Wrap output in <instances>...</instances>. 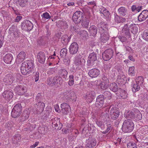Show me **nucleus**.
Returning <instances> with one entry per match:
<instances>
[{
    "label": "nucleus",
    "mask_w": 148,
    "mask_h": 148,
    "mask_svg": "<svg viewBox=\"0 0 148 148\" xmlns=\"http://www.w3.org/2000/svg\"><path fill=\"white\" fill-rule=\"evenodd\" d=\"M100 41L103 43L106 42L109 39V36L107 32L101 33Z\"/></svg>",
    "instance_id": "a878e982"
},
{
    "label": "nucleus",
    "mask_w": 148,
    "mask_h": 148,
    "mask_svg": "<svg viewBox=\"0 0 148 148\" xmlns=\"http://www.w3.org/2000/svg\"><path fill=\"white\" fill-rule=\"evenodd\" d=\"M121 17L120 16H119L116 14L115 15L114 17V20L116 22H117V23H120V18Z\"/></svg>",
    "instance_id": "69168bd1"
},
{
    "label": "nucleus",
    "mask_w": 148,
    "mask_h": 148,
    "mask_svg": "<svg viewBox=\"0 0 148 148\" xmlns=\"http://www.w3.org/2000/svg\"><path fill=\"white\" fill-rule=\"evenodd\" d=\"M79 34L81 36L83 37L88 36V32L85 30H81L80 31Z\"/></svg>",
    "instance_id": "864d4df0"
},
{
    "label": "nucleus",
    "mask_w": 148,
    "mask_h": 148,
    "mask_svg": "<svg viewBox=\"0 0 148 148\" xmlns=\"http://www.w3.org/2000/svg\"><path fill=\"white\" fill-rule=\"evenodd\" d=\"M113 51L111 49H108L102 53L103 59L106 61L109 60L113 55Z\"/></svg>",
    "instance_id": "39448f33"
},
{
    "label": "nucleus",
    "mask_w": 148,
    "mask_h": 148,
    "mask_svg": "<svg viewBox=\"0 0 148 148\" xmlns=\"http://www.w3.org/2000/svg\"><path fill=\"white\" fill-rule=\"evenodd\" d=\"M140 85L136 83L134 84L133 85L132 90L133 92H136L140 89Z\"/></svg>",
    "instance_id": "79ce46f5"
},
{
    "label": "nucleus",
    "mask_w": 148,
    "mask_h": 148,
    "mask_svg": "<svg viewBox=\"0 0 148 148\" xmlns=\"http://www.w3.org/2000/svg\"><path fill=\"white\" fill-rule=\"evenodd\" d=\"M131 32L134 34L137 33L138 28L137 25L134 24H131L130 26Z\"/></svg>",
    "instance_id": "f704fd0d"
},
{
    "label": "nucleus",
    "mask_w": 148,
    "mask_h": 148,
    "mask_svg": "<svg viewBox=\"0 0 148 148\" xmlns=\"http://www.w3.org/2000/svg\"><path fill=\"white\" fill-rule=\"evenodd\" d=\"M33 26L32 24L30 21L26 20L22 23L21 28L23 30L30 31L33 28Z\"/></svg>",
    "instance_id": "0eeeda50"
},
{
    "label": "nucleus",
    "mask_w": 148,
    "mask_h": 148,
    "mask_svg": "<svg viewBox=\"0 0 148 148\" xmlns=\"http://www.w3.org/2000/svg\"><path fill=\"white\" fill-rule=\"evenodd\" d=\"M59 22L62 28L64 29L67 28L68 25L66 22L60 21H59Z\"/></svg>",
    "instance_id": "3c124183"
},
{
    "label": "nucleus",
    "mask_w": 148,
    "mask_h": 148,
    "mask_svg": "<svg viewBox=\"0 0 148 148\" xmlns=\"http://www.w3.org/2000/svg\"><path fill=\"white\" fill-rule=\"evenodd\" d=\"M104 95L106 97V98H107L108 99H110L111 96V94L110 92L108 91H106L104 92L103 93Z\"/></svg>",
    "instance_id": "052dcab7"
},
{
    "label": "nucleus",
    "mask_w": 148,
    "mask_h": 148,
    "mask_svg": "<svg viewBox=\"0 0 148 148\" xmlns=\"http://www.w3.org/2000/svg\"><path fill=\"white\" fill-rule=\"evenodd\" d=\"M13 58V57L11 54L8 53L5 56L4 58V60L5 63L10 64Z\"/></svg>",
    "instance_id": "cd10ccee"
},
{
    "label": "nucleus",
    "mask_w": 148,
    "mask_h": 148,
    "mask_svg": "<svg viewBox=\"0 0 148 148\" xmlns=\"http://www.w3.org/2000/svg\"><path fill=\"white\" fill-rule=\"evenodd\" d=\"M53 77L54 82L55 86H57L58 84H60L61 81L62 80V78L59 76H56Z\"/></svg>",
    "instance_id": "473e14b6"
},
{
    "label": "nucleus",
    "mask_w": 148,
    "mask_h": 148,
    "mask_svg": "<svg viewBox=\"0 0 148 148\" xmlns=\"http://www.w3.org/2000/svg\"><path fill=\"white\" fill-rule=\"evenodd\" d=\"M100 73L99 70L94 68L90 70L88 74L90 77L95 78L97 77L100 74Z\"/></svg>",
    "instance_id": "dca6fc26"
},
{
    "label": "nucleus",
    "mask_w": 148,
    "mask_h": 148,
    "mask_svg": "<svg viewBox=\"0 0 148 148\" xmlns=\"http://www.w3.org/2000/svg\"><path fill=\"white\" fill-rule=\"evenodd\" d=\"M74 64L78 67H83L86 61L84 59L82 58L80 55L75 56L74 60Z\"/></svg>",
    "instance_id": "20e7f679"
},
{
    "label": "nucleus",
    "mask_w": 148,
    "mask_h": 148,
    "mask_svg": "<svg viewBox=\"0 0 148 148\" xmlns=\"http://www.w3.org/2000/svg\"><path fill=\"white\" fill-rule=\"evenodd\" d=\"M25 56L26 54L24 52H21L17 56L16 59V62H18L19 63L23 61L25 58Z\"/></svg>",
    "instance_id": "5701e85b"
},
{
    "label": "nucleus",
    "mask_w": 148,
    "mask_h": 148,
    "mask_svg": "<svg viewBox=\"0 0 148 148\" xmlns=\"http://www.w3.org/2000/svg\"><path fill=\"white\" fill-rule=\"evenodd\" d=\"M98 27L100 33L107 32V28L106 24L103 22H101L98 25Z\"/></svg>",
    "instance_id": "6ab92c4d"
},
{
    "label": "nucleus",
    "mask_w": 148,
    "mask_h": 148,
    "mask_svg": "<svg viewBox=\"0 0 148 148\" xmlns=\"http://www.w3.org/2000/svg\"><path fill=\"white\" fill-rule=\"evenodd\" d=\"M14 91L17 94L19 95H23L26 92L24 87L21 85L16 86L14 88Z\"/></svg>",
    "instance_id": "4468645a"
},
{
    "label": "nucleus",
    "mask_w": 148,
    "mask_h": 148,
    "mask_svg": "<svg viewBox=\"0 0 148 148\" xmlns=\"http://www.w3.org/2000/svg\"><path fill=\"white\" fill-rule=\"evenodd\" d=\"M107 129L105 131L102 132L103 134H105L108 132L112 128V125L111 123L110 122H108L107 123Z\"/></svg>",
    "instance_id": "a19ab883"
},
{
    "label": "nucleus",
    "mask_w": 148,
    "mask_h": 148,
    "mask_svg": "<svg viewBox=\"0 0 148 148\" xmlns=\"http://www.w3.org/2000/svg\"><path fill=\"white\" fill-rule=\"evenodd\" d=\"M142 37L144 40L148 41V32L145 31L143 33Z\"/></svg>",
    "instance_id": "e2e57ef3"
},
{
    "label": "nucleus",
    "mask_w": 148,
    "mask_h": 148,
    "mask_svg": "<svg viewBox=\"0 0 148 148\" xmlns=\"http://www.w3.org/2000/svg\"><path fill=\"white\" fill-rule=\"evenodd\" d=\"M59 119L58 118H53L52 119L50 122L51 123L52 126L53 128H55V129L56 127L58 126V124L59 123Z\"/></svg>",
    "instance_id": "2f4dec72"
},
{
    "label": "nucleus",
    "mask_w": 148,
    "mask_h": 148,
    "mask_svg": "<svg viewBox=\"0 0 148 148\" xmlns=\"http://www.w3.org/2000/svg\"><path fill=\"white\" fill-rule=\"evenodd\" d=\"M78 45L77 43L74 42L71 44L69 47V52L71 54H74L77 53L78 50Z\"/></svg>",
    "instance_id": "f8f14e48"
},
{
    "label": "nucleus",
    "mask_w": 148,
    "mask_h": 148,
    "mask_svg": "<svg viewBox=\"0 0 148 148\" xmlns=\"http://www.w3.org/2000/svg\"><path fill=\"white\" fill-rule=\"evenodd\" d=\"M83 17V13L80 11H77L75 12L72 16V20L76 23H79Z\"/></svg>",
    "instance_id": "423d86ee"
},
{
    "label": "nucleus",
    "mask_w": 148,
    "mask_h": 148,
    "mask_svg": "<svg viewBox=\"0 0 148 148\" xmlns=\"http://www.w3.org/2000/svg\"><path fill=\"white\" fill-rule=\"evenodd\" d=\"M89 22V19L86 18L82 21V25L84 28H87L88 27Z\"/></svg>",
    "instance_id": "4c0bfd02"
},
{
    "label": "nucleus",
    "mask_w": 148,
    "mask_h": 148,
    "mask_svg": "<svg viewBox=\"0 0 148 148\" xmlns=\"http://www.w3.org/2000/svg\"><path fill=\"white\" fill-rule=\"evenodd\" d=\"M96 142L94 138H89L87 141L86 147L89 148H92L96 145Z\"/></svg>",
    "instance_id": "4be33fe9"
},
{
    "label": "nucleus",
    "mask_w": 148,
    "mask_h": 148,
    "mask_svg": "<svg viewBox=\"0 0 148 148\" xmlns=\"http://www.w3.org/2000/svg\"><path fill=\"white\" fill-rule=\"evenodd\" d=\"M67 52V50L66 48H64L61 49L60 54L62 57L64 58L65 57L66 55Z\"/></svg>",
    "instance_id": "c03bdc74"
},
{
    "label": "nucleus",
    "mask_w": 148,
    "mask_h": 148,
    "mask_svg": "<svg viewBox=\"0 0 148 148\" xmlns=\"http://www.w3.org/2000/svg\"><path fill=\"white\" fill-rule=\"evenodd\" d=\"M13 81V77L10 74H8L6 75L3 79V82L6 85L11 84Z\"/></svg>",
    "instance_id": "412c9836"
},
{
    "label": "nucleus",
    "mask_w": 148,
    "mask_h": 148,
    "mask_svg": "<svg viewBox=\"0 0 148 148\" xmlns=\"http://www.w3.org/2000/svg\"><path fill=\"white\" fill-rule=\"evenodd\" d=\"M110 115L111 119L115 120L119 116V112L116 107H112L110 110Z\"/></svg>",
    "instance_id": "9b49d317"
},
{
    "label": "nucleus",
    "mask_w": 148,
    "mask_h": 148,
    "mask_svg": "<svg viewBox=\"0 0 148 148\" xmlns=\"http://www.w3.org/2000/svg\"><path fill=\"white\" fill-rule=\"evenodd\" d=\"M34 63L31 60L25 61L22 64L21 68V73L24 75L29 74L33 71Z\"/></svg>",
    "instance_id": "f257e3e1"
},
{
    "label": "nucleus",
    "mask_w": 148,
    "mask_h": 148,
    "mask_svg": "<svg viewBox=\"0 0 148 148\" xmlns=\"http://www.w3.org/2000/svg\"><path fill=\"white\" fill-rule=\"evenodd\" d=\"M148 17V10H144L140 14L138 17V19L139 21L142 22L145 20Z\"/></svg>",
    "instance_id": "f3484780"
},
{
    "label": "nucleus",
    "mask_w": 148,
    "mask_h": 148,
    "mask_svg": "<svg viewBox=\"0 0 148 148\" xmlns=\"http://www.w3.org/2000/svg\"><path fill=\"white\" fill-rule=\"evenodd\" d=\"M127 146L128 148H136V144L132 142H130L128 143Z\"/></svg>",
    "instance_id": "6e6d98bb"
},
{
    "label": "nucleus",
    "mask_w": 148,
    "mask_h": 148,
    "mask_svg": "<svg viewBox=\"0 0 148 148\" xmlns=\"http://www.w3.org/2000/svg\"><path fill=\"white\" fill-rule=\"evenodd\" d=\"M110 89L112 91L116 92L118 90V87L115 83L113 82L110 84Z\"/></svg>",
    "instance_id": "72a5a7b5"
},
{
    "label": "nucleus",
    "mask_w": 148,
    "mask_h": 148,
    "mask_svg": "<svg viewBox=\"0 0 148 148\" xmlns=\"http://www.w3.org/2000/svg\"><path fill=\"white\" fill-rule=\"evenodd\" d=\"M120 16H125L127 15V10L126 8L123 7L119 8L118 10Z\"/></svg>",
    "instance_id": "bb28decb"
},
{
    "label": "nucleus",
    "mask_w": 148,
    "mask_h": 148,
    "mask_svg": "<svg viewBox=\"0 0 148 148\" xmlns=\"http://www.w3.org/2000/svg\"><path fill=\"white\" fill-rule=\"evenodd\" d=\"M127 81V79L125 75L123 74H118L117 76V81L118 84H124Z\"/></svg>",
    "instance_id": "aec40b11"
},
{
    "label": "nucleus",
    "mask_w": 148,
    "mask_h": 148,
    "mask_svg": "<svg viewBox=\"0 0 148 148\" xmlns=\"http://www.w3.org/2000/svg\"><path fill=\"white\" fill-rule=\"evenodd\" d=\"M100 11L105 16H107L109 15V11L104 8H100Z\"/></svg>",
    "instance_id": "37998d69"
},
{
    "label": "nucleus",
    "mask_w": 148,
    "mask_h": 148,
    "mask_svg": "<svg viewBox=\"0 0 148 148\" xmlns=\"http://www.w3.org/2000/svg\"><path fill=\"white\" fill-rule=\"evenodd\" d=\"M71 38V35L69 36L65 34L63 35L61 37V41L62 43L64 45H66L69 42Z\"/></svg>",
    "instance_id": "393cba45"
},
{
    "label": "nucleus",
    "mask_w": 148,
    "mask_h": 148,
    "mask_svg": "<svg viewBox=\"0 0 148 148\" xmlns=\"http://www.w3.org/2000/svg\"><path fill=\"white\" fill-rule=\"evenodd\" d=\"M21 140V137L19 134H17L14 136L12 141L15 144H18L20 142Z\"/></svg>",
    "instance_id": "e433bc0d"
},
{
    "label": "nucleus",
    "mask_w": 148,
    "mask_h": 148,
    "mask_svg": "<svg viewBox=\"0 0 148 148\" xmlns=\"http://www.w3.org/2000/svg\"><path fill=\"white\" fill-rule=\"evenodd\" d=\"M134 66H131L129 67L128 74L129 75L132 76L134 73Z\"/></svg>",
    "instance_id": "bf43d9fd"
},
{
    "label": "nucleus",
    "mask_w": 148,
    "mask_h": 148,
    "mask_svg": "<svg viewBox=\"0 0 148 148\" xmlns=\"http://www.w3.org/2000/svg\"><path fill=\"white\" fill-rule=\"evenodd\" d=\"M47 54V51H45V52L40 51L38 53L36 56L38 61L40 63H44L45 62Z\"/></svg>",
    "instance_id": "6e6552de"
},
{
    "label": "nucleus",
    "mask_w": 148,
    "mask_h": 148,
    "mask_svg": "<svg viewBox=\"0 0 148 148\" xmlns=\"http://www.w3.org/2000/svg\"><path fill=\"white\" fill-rule=\"evenodd\" d=\"M69 81L68 85L70 86H71L74 84V76L73 75H70L69 76Z\"/></svg>",
    "instance_id": "a18cd8bd"
},
{
    "label": "nucleus",
    "mask_w": 148,
    "mask_h": 148,
    "mask_svg": "<svg viewBox=\"0 0 148 148\" xmlns=\"http://www.w3.org/2000/svg\"><path fill=\"white\" fill-rule=\"evenodd\" d=\"M63 62L64 64L66 65H69L70 62V60L68 58H66L64 59Z\"/></svg>",
    "instance_id": "774afa93"
},
{
    "label": "nucleus",
    "mask_w": 148,
    "mask_h": 148,
    "mask_svg": "<svg viewBox=\"0 0 148 148\" xmlns=\"http://www.w3.org/2000/svg\"><path fill=\"white\" fill-rule=\"evenodd\" d=\"M70 90H66L64 91L63 93V95L64 96V97L66 99H69V96L70 95Z\"/></svg>",
    "instance_id": "4d7b16f0"
},
{
    "label": "nucleus",
    "mask_w": 148,
    "mask_h": 148,
    "mask_svg": "<svg viewBox=\"0 0 148 148\" xmlns=\"http://www.w3.org/2000/svg\"><path fill=\"white\" fill-rule=\"evenodd\" d=\"M2 96L6 100L9 101L13 98V93L11 91L6 90L3 93Z\"/></svg>",
    "instance_id": "ddd939ff"
},
{
    "label": "nucleus",
    "mask_w": 148,
    "mask_h": 148,
    "mask_svg": "<svg viewBox=\"0 0 148 148\" xmlns=\"http://www.w3.org/2000/svg\"><path fill=\"white\" fill-rule=\"evenodd\" d=\"M109 85V83H105L103 82H101L99 86L103 90H105L107 89Z\"/></svg>",
    "instance_id": "8fccbe9b"
},
{
    "label": "nucleus",
    "mask_w": 148,
    "mask_h": 148,
    "mask_svg": "<svg viewBox=\"0 0 148 148\" xmlns=\"http://www.w3.org/2000/svg\"><path fill=\"white\" fill-rule=\"evenodd\" d=\"M42 18L49 19L51 18L49 14L47 12H45L41 15Z\"/></svg>",
    "instance_id": "5fc2aeb1"
},
{
    "label": "nucleus",
    "mask_w": 148,
    "mask_h": 148,
    "mask_svg": "<svg viewBox=\"0 0 148 148\" xmlns=\"http://www.w3.org/2000/svg\"><path fill=\"white\" fill-rule=\"evenodd\" d=\"M62 111L63 114L66 115L68 114L71 108L70 106L65 103H63L61 104Z\"/></svg>",
    "instance_id": "2eb2a0df"
},
{
    "label": "nucleus",
    "mask_w": 148,
    "mask_h": 148,
    "mask_svg": "<svg viewBox=\"0 0 148 148\" xmlns=\"http://www.w3.org/2000/svg\"><path fill=\"white\" fill-rule=\"evenodd\" d=\"M135 114H135V116L136 115V118L139 120H140L142 118V114L138 110L137 114L136 113Z\"/></svg>",
    "instance_id": "0e129e2a"
},
{
    "label": "nucleus",
    "mask_w": 148,
    "mask_h": 148,
    "mask_svg": "<svg viewBox=\"0 0 148 148\" xmlns=\"http://www.w3.org/2000/svg\"><path fill=\"white\" fill-rule=\"evenodd\" d=\"M19 5L22 7H26L28 4V0H18Z\"/></svg>",
    "instance_id": "c9c22d12"
},
{
    "label": "nucleus",
    "mask_w": 148,
    "mask_h": 148,
    "mask_svg": "<svg viewBox=\"0 0 148 148\" xmlns=\"http://www.w3.org/2000/svg\"><path fill=\"white\" fill-rule=\"evenodd\" d=\"M129 28L128 25L125 24L122 29V32L124 33L126 35H129L130 34Z\"/></svg>",
    "instance_id": "58836bf2"
},
{
    "label": "nucleus",
    "mask_w": 148,
    "mask_h": 148,
    "mask_svg": "<svg viewBox=\"0 0 148 148\" xmlns=\"http://www.w3.org/2000/svg\"><path fill=\"white\" fill-rule=\"evenodd\" d=\"M124 116L126 118L130 120L134 119L136 116L135 114L132 111H130L126 113Z\"/></svg>",
    "instance_id": "7c9ffc66"
},
{
    "label": "nucleus",
    "mask_w": 148,
    "mask_h": 148,
    "mask_svg": "<svg viewBox=\"0 0 148 148\" xmlns=\"http://www.w3.org/2000/svg\"><path fill=\"white\" fill-rule=\"evenodd\" d=\"M143 79L142 77L139 76L136 78V83L139 85H141L143 84Z\"/></svg>",
    "instance_id": "09e8293b"
},
{
    "label": "nucleus",
    "mask_w": 148,
    "mask_h": 148,
    "mask_svg": "<svg viewBox=\"0 0 148 148\" xmlns=\"http://www.w3.org/2000/svg\"><path fill=\"white\" fill-rule=\"evenodd\" d=\"M104 103V95H100L97 97L95 103L96 106L100 108L103 106Z\"/></svg>",
    "instance_id": "9d476101"
},
{
    "label": "nucleus",
    "mask_w": 148,
    "mask_h": 148,
    "mask_svg": "<svg viewBox=\"0 0 148 148\" xmlns=\"http://www.w3.org/2000/svg\"><path fill=\"white\" fill-rule=\"evenodd\" d=\"M45 103L41 102H39L34 106V110L36 111L37 114L42 113L44 109Z\"/></svg>",
    "instance_id": "1a4fd4ad"
},
{
    "label": "nucleus",
    "mask_w": 148,
    "mask_h": 148,
    "mask_svg": "<svg viewBox=\"0 0 148 148\" xmlns=\"http://www.w3.org/2000/svg\"><path fill=\"white\" fill-rule=\"evenodd\" d=\"M47 83L48 85L51 86H55L54 82L53 77H51L49 78L47 80Z\"/></svg>",
    "instance_id": "de8ad7c7"
},
{
    "label": "nucleus",
    "mask_w": 148,
    "mask_h": 148,
    "mask_svg": "<svg viewBox=\"0 0 148 148\" xmlns=\"http://www.w3.org/2000/svg\"><path fill=\"white\" fill-rule=\"evenodd\" d=\"M22 111V107L21 104L18 103L16 104L13 108L11 113L12 116L16 118L19 116Z\"/></svg>",
    "instance_id": "7ed1b4c3"
},
{
    "label": "nucleus",
    "mask_w": 148,
    "mask_h": 148,
    "mask_svg": "<svg viewBox=\"0 0 148 148\" xmlns=\"http://www.w3.org/2000/svg\"><path fill=\"white\" fill-rule=\"evenodd\" d=\"M115 68L117 71L119 73L118 74L123 73L122 71V67L120 65H118L115 66Z\"/></svg>",
    "instance_id": "603ef678"
},
{
    "label": "nucleus",
    "mask_w": 148,
    "mask_h": 148,
    "mask_svg": "<svg viewBox=\"0 0 148 148\" xmlns=\"http://www.w3.org/2000/svg\"><path fill=\"white\" fill-rule=\"evenodd\" d=\"M56 69L55 68H52L49 69L47 72V73L49 75L53 74L56 71Z\"/></svg>",
    "instance_id": "680f3d73"
},
{
    "label": "nucleus",
    "mask_w": 148,
    "mask_h": 148,
    "mask_svg": "<svg viewBox=\"0 0 148 148\" xmlns=\"http://www.w3.org/2000/svg\"><path fill=\"white\" fill-rule=\"evenodd\" d=\"M120 96L121 98L123 99H125L127 97V94L124 90H122L120 93Z\"/></svg>",
    "instance_id": "13d9d810"
},
{
    "label": "nucleus",
    "mask_w": 148,
    "mask_h": 148,
    "mask_svg": "<svg viewBox=\"0 0 148 148\" xmlns=\"http://www.w3.org/2000/svg\"><path fill=\"white\" fill-rule=\"evenodd\" d=\"M134 127V124L132 121L127 119L124 121L122 127L123 131L125 133L132 132Z\"/></svg>",
    "instance_id": "f03ea898"
},
{
    "label": "nucleus",
    "mask_w": 148,
    "mask_h": 148,
    "mask_svg": "<svg viewBox=\"0 0 148 148\" xmlns=\"http://www.w3.org/2000/svg\"><path fill=\"white\" fill-rule=\"evenodd\" d=\"M88 32L90 36H95L97 33V28L95 25H92L89 28Z\"/></svg>",
    "instance_id": "b1692460"
},
{
    "label": "nucleus",
    "mask_w": 148,
    "mask_h": 148,
    "mask_svg": "<svg viewBox=\"0 0 148 148\" xmlns=\"http://www.w3.org/2000/svg\"><path fill=\"white\" fill-rule=\"evenodd\" d=\"M42 99V95L41 93H38L36 96V99L37 101H40Z\"/></svg>",
    "instance_id": "338daca9"
},
{
    "label": "nucleus",
    "mask_w": 148,
    "mask_h": 148,
    "mask_svg": "<svg viewBox=\"0 0 148 148\" xmlns=\"http://www.w3.org/2000/svg\"><path fill=\"white\" fill-rule=\"evenodd\" d=\"M58 74L61 77L66 79L67 77L68 72L65 69H62L59 70Z\"/></svg>",
    "instance_id": "c756f323"
},
{
    "label": "nucleus",
    "mask_w": 148,
    "mask_h": 148,
    "mask_svg": "<svg viewBox=\"0 0 148 148\" xmlns=\"http://www.w3.org/2000/svg\"><path fill=\"white\" fill-rule=\"evenodd\" d=\"M29 113L27 110H25L23 112L21 119V121L24 122L27 120L29 116Z\"/></svg>",
    "instance_id": "c85d7f7f"
},
{
    "label": "nucleus",
    "mask_w": 148,
    "mask_h": 148,
    "mask_svg": "<svg viewBox=\"0 0 148 148\" xmlns=\"http://www.w3.org/2000/svg\"><path fill=\"white\" fill-rule=\"evenodd\" d=\"M95 61L88 59L87 60V64L88 68H90L93 66L95 64Z\"/></svg>",
    "instance_id": "49530a36"
},
{
    "label": "nucleus",
    "mask_w": 148,
    "mask_h": 148,
    "mask_svg": "<svg viewBox=\"0 0 148 148\" xmlns=\"http://www.w3.org/2000/svg\"><path fill=\"white\" fill-rule=\"evenodd\" d=\"M97 55L94 52L91 53L89 55L88 59L96 61L97 59Z\"/></svg>",
    "instance_id": "ea45409f"
},
{
    "label": "nucleus",
    "mask_w": 148,
    "mask_h": 148,
    "mask_svg": "<svg viewBox=\"0 0 148 148\" xmlns=\"http://www.w3.org/2000/svg\"><path fill=\"white\" fill-rule=\"evenodd\" d=\"M95 96V94L94 91H90L86 93L85 98L86 99L88 100V103H90L94 99Z\"/></svg>",
    "instance_id": "a211bd4d"
}]
</instances>
